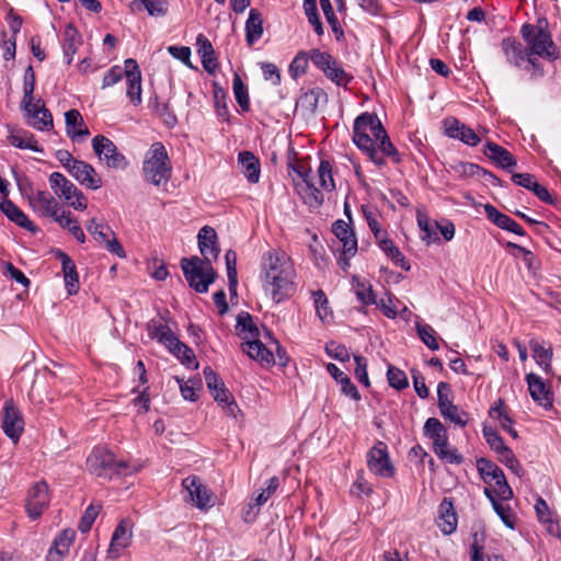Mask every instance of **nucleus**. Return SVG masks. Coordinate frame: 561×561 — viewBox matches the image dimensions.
Wrapping results in <instances>:
<instances>
[{
  "label": "nucleus",
  "instance_id": "1",
  "mask_svg": "<svg viewBox=\"0 0 561 561\" xmlns=\"http://www.w3.org/2000/svg\"><path fill=\"white\" fill-rule=\"evenodd\" d=\"M352 139L362 153L378 168L386 165V158H390L394 163L401 161L398 150L376 114L365 112L355 118Z\"/></svg>",
  "mask_w": 561,
  "mask_h": 561
},
{
  "label": "nucleus",
  "instance_id": "2",
  "mask_svg": "<svg viewBox=\"0 0 561 561\" xmlns=\"http://www.w3.org/2000/svg\"><path fill=\"white\" fill-rule=\"evenodd\" d=\"M296 270L290 256L280 249L263 253L260 263L262 288L271 299L279 304L296 293Z\"/></svg>",
  "mask_w": 561,
  "mask_h": 561
},
{
  "label": "nucleus",
  "instance_id": "3",
  "mask_svg": "<svg viewBox=\"0 0 561 561\" xmlns=\"http://www.w3.org/2000/svg\"><path fill=\"white\" fill-rule=\"evenodd\" d=\"M198 249L203 259L192 256L181 260V267L188 285L197 293H206L216 277L217 273L211 266V261L217 260L219 248L217 233L214 228L204 226L197 234Z\"/></svg>",
  "mask_w": 561,
  "mask_h": 561
},
{
  "label": "nucleus",
  "instance_id": "4",
  "mask_svg": "<svg viewBox=\"0 0 561 561\" xmlns=\"http://www.w3.org/2000/svg\"><path fill=\"white\" fill-rule=\"evenodd\" d=\"M87 470L98 477L111 480L114 477L130 476L139 470L124 459H116L115 455L102 447L94 448L85 461Z\"/></svg>",
  "mask_w": 561,
  "mask_h": 561
},
{
  "label": "nucleus",
  "instance_id": "5",
  "mask_svg": "<svg viewBox=\"0 0 561 561\" xmlns=\"http://www.w3.org/2000/svg\"><path fill=\"white\" fill-rule=\"evenodd\" d=\"M147 331L150 339L163 344L182 364L198 367L192 348L182 343L162 319H151L147 323Z\"/></svg>",
  "mask_w": 561,
  "mask_h": 561
},
{
  "label": "nucleus",
  "instance_id": "6",
  "mask_svg": "<svg viewBox=\"0 0 561 561\" xmlns=\"http://www.w3.org/2000/svg\"><path fill=\"white\" fill-rule=\"evenodd\" d=\"M546 27V20H539L536 25L526 23L522 26L520 34L530 56L556 60L559 57L558 47Z\"/></svg>",
  "mask_w": 561,
  "mask_h": 561
},
{
  "label": "nucleus",
  "instance_id": "7",
  "mask_svg": "<svg viewBox=\"0 0 561 561\" xmlns=\"http://www.w3.org/2000/svg\"><path fill=\"white\" fill-rule=\"evenodd\" d=\"M237 329L240 334H244L245 342L242 344L243 351L253 359L265 364H274V354L271 348L260 340V331L248 312H242L237 319Z\"/></svg>",
  "mask_w": 561,
  "mask_h": 561
},
{
  "label": "nucleus",
  "instance_id": "8",
  "mask_svg": "<svg viewBox=\"0 0 561 561\" xmlns=\"http://www.w3.org/2000/svg\"><path fill=\"white\" fill-rule=\"evenodd\" d=\"M144 178L154 186L167 184L172 175V164L163 144L154 142L146 153L142 164Z\"/></svg>",
  "mask_w": 561,
  "mask_h": 561
},
{
  "label": "nucleus",
  "instance_id": "9",
  "mask_svg": "<svg viewBox=\"0 0 561 561\" xmlns=\"http://www.w3.org/2000/svg\"><path fill=\"white\" fill-rule=\"evenodd\" d=\"M423 432L433 442V451L440 460L454 465H460L463 461V456L456 448L450 447L447 430L438 419H427Z\"/></svg>",
  "mask_w": 561,
  "mask_h": 561
},
{
  "label": "nucleus",
  "instance_id": "10",
  "mask_svg": "<svg viewBox=\"0 0 561 561\" xmlns=\"http://www.w3.org/2000/svg\"><path fill=\"white\" fill-rule=\"evenodd\" d=\"M477 470L486 488H491L494 495L502 501H508L513 497V490L508 485L503 470L494 462L479 458L477 460Z\"/></svg>",
  "mask_w": 561,
  "mask_h": 561
},
{
  "label": "nucleus",
  "instance_id": "11",
  "mask_svg": "<svg viewBox=\"0 0 561 561\" xmlns=\"http://www.w3.org/2000/svg\"><path fill=\"white\" fill-rule=\"evenodd\" d=\"M437 405L440 415L457 426L465 427L469 414L453 402V392L447 382L440 381L437 386Z\"/></svg>",
  "mask_w": 561,
  "mask_h": 561
},
{
  "label": "nucleus",
  "instance_id": "12",
  "mask_svg": "<svg viewBox=\"0 0 561 561\" xmlns=\"http://www.w3.org/2000/svg\"><path fill=\"white\" fill-rule=\"evenodd\" d=\"M49 184L54 193L75 209L84 210L87 208V198L82 192L60 172H53L49 175Z\"/></svg>",
  "mask_w": 561,
  "mask_h": 561
},
{
  "label": "nucleus",
  "instance_id": "13",
  "mask_svg": "<svg viewBox=\"0 0 561 561\" xmlns=\"http://www.w3.org/2000/svg\"><path fill=\"white\" fill-rule=\"evenodd\" d=\"M21 106L28 126L39 131H48L53 129V115L45 106L42 99L32 100L30 104L27 102H22Z\"/></svg>",
  "mask_w": 561,
  "mask_h": 561
},
{
  "label": "nucleus",
  "instance_id": "14",
  "mask_svg": "<svg viewBox=\"0 0 561 561\" xmlns=\"http://www.w3.org/2000/svg\"><path fill=\"white\" fill-rule=\"evenodd\" d=\"M332 232L342 243V254L339 259V263L343 270H346L350 266V259L357 252L355 232L350 225L342 219L336 220L332 225Z\"/></svg>",
  "mask_w": 561,
  "mask_h": 561
},
{
  "label": "nucleus",
  "instance_id": "15",
  "mask_svg": "<svg viewBox=\"0 0 561 561\" xmlns=\"http://www.w3.org/2000/svg\"><path fill=\"white\" fill-rule=\"evenodd\" d=\"M92 147L98 157L104 160L107 168L123 170L127 167V159L107 137L103 135L95 136L92 139Z\"/></svg>",
  "mask_w": 561,
  "mask_h": 561
},
{
  "label": "nucleus",
  "instance_id": "16",
  "mask_svg": "<svg viewBox=\"0 0 561 561\" xmlns=\"http://www.w3.org/2000/svg\"><path fill=\"white\" fill-rule=\"evenodd\" d=\"M298 180H295V188L304 203L311 208L319 207L323 202V195L319 187L313 184L310 174L302 167H293Z\"/></svg>",
  "mask_w": 561,
  "mask_h": 561
},
{
  "label": "nucleus",
  "instance_id": "17",
  "mask_svg": "<svg viewBox=\"0 0 561 561\" xmlns=\"http://www.w3.org/2000/svg\"><path fill=\"white\" fill-rule=\"evenodd\" d=\"M50 502L49 489L45 481L36 482L27 493L25 510L31 519H37Z\"/></svg>",
  "mask_w": 561,
  "mask_h": 561
},
{
  "label": "nucleus",
  "instance_id": "18",
  "mask_svg": "<svg viewBox=\"0 0 561 561\" xmlns=\"http://www.w3.org/2000/svg\"><path fill=\"white\" fill-rule=\"evenodd\" d=\"M367 467L376 476L390 478L394 468L390 462L388 447L383 442H377L367 453Z\"/></svg>",
  "mask_w": 561,
  "mask_h": 561
},
{
  "label": "nucleus",
  "instance_id": "19",
  "mask_svg": "<svg viewBox=\"0 0 561 561\" xmlns=\"http://www.w3.org/2000/svg\"><path fill=\"white\" fill-rule=\"evenodd\" d=\"M4 434L13 442L16 443L24 431V419L20 409L15 405L13 400H8L4 403L2 412V425Z\"/></svg>",
  "mask_w": 561,
  "mask_h": 561
},
{
  "label": "nucleus",
  "instance_id": "20",
  "mask_svg": "<svg viewBox=\"0 0 561 561\" xmlns=\"http://www.w3.org/2000/svg\"><path fill=\"white\" fill-rule=\"evenodd\" d=\"M443 128L447 137L459 140L467 146L476 147L481 142L479 133H476L456 117H446L443 121Z\"/></svg>",
  "mask_w": 561,
  "mask_h": 561
},
{
  "label": "nucleus",
  "instance_id": "21",
  "mask_svg": "<svg viewBox=\"0 0 561 561\" xmlns=\"http://www.w3.org/2000/svg\"><path fill=\"white\" fill-rule=\"evenodd\" d=\"M183 488L188 492L191 502L199 510H208L214 506V494L195 476L185 478Z\"/></svg>",
  "mask_w": 561,
  "mask_h": 561
},
{
  "label": "nucleus",
  "instance_id": "22",
  "mask_svg": "<svg viewBox=\"0 0 561 561\" xmlns=\"http://www.w3.org/2000/svg\"><path fill=\"white\" fill-rule=\"evenodd\" d=\"M134 525L129 519H122L116 526L111 543L107 550V554L111 559H117L122 556L123 551L129 547L133 538Z\"/></svg>",
  "mask_w": 561,
  "mask_h": 561
},
{
  "label": "nucleus",
  "instance_id": "23",
  "mask_svg": "<svg viewBox=\"0 0 561 561\" xmlns=\"http://www.w3.org/2000/svg\"><path fill=\"white\" fill-rule=\"evenodd\" d=\"M526 382L531 399L545 409H550L553 404V393L549 385L535 373L526 375Z\"/></svg>",
  "mask_w": 561,
  "mask_h": 561
},
{
  "label": "nucleus",
  "instance_id": "24",
  "mask_svg": "<svg viewBox=\"0 0 561 561\" xmlns=\"http://www.w3.org/2000/svg\"><path fill=\"white\" fill-rule=\"evenodd\" d=\"M70 174L84 187L96 191L102 187V179L95 169L85 161L80 160L72 165Z\"/></svg>",
  "mask_w": 561,
  "mask_h": 561
},
{
  "label": "nucleus",
  "instance_id": "25",
  "mask_svg": "<svg viewBox=\"0 0 561 561\" xmlns=\"http://www.w3.org/2000/svg\"><path fill=\"white\" fill-rule=\"evenodd\" d=\"M8 142L19 149L42 153L44 150L38 145L35 136L26 129L8 126Z\"/></svg>",
  "mask_w": 561,
  "mask_h": 561
},
{
  "label": "nucleus",
  "instance_id": "26",
  "mask_svg": "<svg viewBox=\"0 0 561 561\" xmlns=\"http://www.w3.org/2000/svg\"><path fill=\"white\" fill-rule=\"evenodd\" d=\"M30 204L33 209L42 216L51 217L56 221L58 215L59 204L57 199L46 191H37L30 197Z\"/></svg>",
  "mask_w": 561,
  "mask_h": 561
},
{
  "label": "nucleus",
  "instance_id": "27",
  "mask_svg": "<svg viewBox=\"0 0 561 561\" xmlns=\"http://www.w3.org/2000/svg\"><path fill=\"white\" fill-rule=\"evenodd\" d=\"M501 49L507 62L514 67H522L528 56L525 47L516 37H505L501 42Z\"/></svg>",
  "mask_w": 561,
  "mask_h": 561
},
{
  "label": "nucleus",
  "instance_id": "28",
  "mask_svg": "<svg viewBox=\"0 0 561 561\" xmlns=\"http://www.w3.org/2000/svg\"><path fill=\"white\" fill-rule=\"evenodd\" d=\"M484 211L488 219L491 220L499 228L513 232L520 237L526 236V231L523 229L520 225H518L510 216L500 213L493 205L485 204Z\"/></svg>",
  "mask_w": 561,
  "mask_h": 561
},
{
  "label": "nucleus",
  "instance_id": "29",
  "mask_svg": "<svg viewBox=\"0 0 561 561\" xmlns=\"http://www.w3.org/2000/svg\"><path fill=\"white\" fill-rule=\"evenodd\" d=\"M76 538L73 529L62 530L54 540L53 546L48 550L47 561H62L69 553L70 546Z\"/></svg>",
  "mask_w": 561,
  "mask_h": 561
},
{
  "label": "nucleus",
  "instance_id": "30",
  "mask_svg": "<svg viewBox=\"0 0 561 561\" xmlns=\"http://www.w3.org/2000/svg\"><path fill=\"white\" fill-rule=\"evenodd\" d=\"M66 134L71 140L83 139L90 135L89 128L78 110L65 113Z\"/></svg>",
  "mask_w": 561,
  "mask_h": 561
},
{
  "label": "nucleus",
  "instance_id": "31",
  "mask_svg": "<svg viewBox=\"0 0 561 561\" xmlns=\"http://www.w3.org/2000/svg\"><path fill=\"white\" fill-rule=\"evenodd\" d=\"M535 511L539 523L545 526L546 531L553 537H560L561 531L559 523L542 497L537 499Z\"/></svg>",
  "mask_w": 561,
  "mask_h": 561
},
{
  "label": "nucleus",
  "instance_id": "32",
  "mask_svg": "<svg viewBox=\"0 0 561 561\" xmlns=\"http://www.w3.org/2000/svg\"><path fill=\"white\" fill-rule=\"evenodd\" d=\"M437 526L445 535L453 534L457 528V515L454 504L449 499H444L439 504Z\"/></svg>",
  "mask_w": 561,
  "mask_h": 561
},
{
  "label": "nucleus",
  "instance_id": "33",
  "mask_svg": "<svg viewBox=\"0 0 561 561\" xmlns=\"http://www.w3.org/2000/svg\"><path fill=\"white\" fill-rule=\"evenodd\" d=\"M1 211L18 226L31 231L36 232L37 227L28 219V217L10 199H4L0 203Z\"/></svg>",
  "mask_w": 561,
  "mask_h": 561
},
{
  "label": "nucleus",
  "instance_id": "34",
  "mask_svg": "<svg viewBox=\"0 0 561 561\" xmlns=\"http://www.w3.org/2000/svg\"><path fill=\"white\" fill-rule=\"evenodd\" d=\"M484 154L503 169H511L516 165L514 156L502 146L489 141L485 144Z\"/></svg>",
  "mask_w": 561,
  "mask_h": 561
},
{
  "label": "nucleus",
  "instance_id": "35",
  "mask_svg": "<svg viewBox=\"0 0 561 561\" xmlns=\"http://www.w3.org/2000/svg\"><path fill=\"white\" fill-rule=\"evenodd\" d=\"M196 45L204 69L209 73H215L218 68V62L211 43L205 35L198 34Z\"/></svg>",
  "mask_w": 561,
  "mask_h": 561
},
{
  "label": "nucleus",
  "instance_id": "36",
  "mask_svg": "<svg viewBox=\"0 0 561 561\" xmlns=\"http://www.w3.org/2000/svg\"><path fill=\"white\" fill-rule=\"evenodd\" d=\"M529 347L533 352V358L536 364L547 374L553 373L551 360L553 357V351L550 345L546 346L543 343L537 340H530Z\"/></svg>",
  "mask_w": 561,
  "mask_h": 561
},
{
  "label": "nucleus",
  "instance_id": "37",
  "mask_svg": "<svg viewBox=\"0 0 561 561\" xmlns=\"http://www.w3.org/2000/svg\"><path fill=\"white\" fill-rule=\"evenodd\" d=\"M238 162L247 180L250 183H257L261 174L259 159L250 151H241L238 156Z\"/></svg>",
  "mask_w": 561,
  "mask_h": 561
},
{
  "label": "nucleus",
  "instance_id": "38",
  "mask_svg": "<svg viewBox=\"0 0 561 561\" xmlns=\"http://www.w3.org/2000/svg\"><path fill=\"white\" fill-rule=\"evenodd\" d=\"M57 255L61 261L64 279L68 294H77L79 290V277L75 263L69 255L61 251H59Z\"/></svg>",
  "mask_w": 561,
  "mask_h": 561
},
{
  "label": "nucleus",
  "instance_id": "39",
  "mask_svg": "<svg viewBox=\"0 0 561 561\" xmlns=\"http://www.w3.org/2000/svg\"><path fill=\"white\" fill-rule=\"evenodd\" d=\"M263 35V19L261 13L251 9L249 12V18L245 22V41L248 45L252 46L256 43Z\"/></svg>",
  "mask_w": 561,
  "mask_h": 561
},
{
  "label": "nucleus",
  "instance_id": "40",
  "mask_svg": "<svg viewBox=\"0 0 561 561\" xmlns=\"http://www.w3.org/2000/svg\"><path fill=\"white\" fill-rule=\"evenodd\" d=\"M450 172H453L456 176L466 179V178H472V176H490L494 178V174L482 169L478 164L471 163V162H463V161H454L449 164Z\"/></svg>",
  "mask_w": 561,
  "mask_h": 561
},
{
  "label": "nucleus",
  "instance_id": "41",
  "mask_svg": "<svg viewBox=\"0 0 561 561\" xmlns=\"http://www.w3.org/2000/svg\"><path fill=\"white\" fill-rule=\"evenodd\" d=\"M484 495L489 499V501L492 503V506L501 520L507 526L508 528L513 529L515 527V514L512 511V508L508 505H504L499 499V496L494 495L491 488H484Z\"/></svg>",
  "mask_w": 561,
  "mask_h": 561
},
{
  "label": "nucleus",
  "instance_id": "42",
  "mask_svg": "<svg viewBox=\"0 0 561 561\" xmlns=\"http://www.w3.org/2000/svg\"><path fill=\"white\" fill-rule=\"evenodd\" d=\"M377 241H378L379 248L386 253V255L388 257H390L393 261V263L396 265L400 266L404 271L410 270V264L407 261L405 256L402 254L400 249L397 245H394L392 240L387 238L386 233L383 236L379 237V239H377Z\"/></svg>",
  "mask_w": 561,
  "mask_h": 561
},
{
  "label": "nucleus",
  "instance_id": "43",
  "mask_svg": "<svg viewBox=\"0 0 561 561\" xmlns=\"http://www.w3.org/2000/svg\"><path fill=\"white\" fill-rule=\"evenodd\" d=\"M80 44L81 37L78 31L71 24H68L64 32L62 43L64 56L68 65L71 64L73 55L77 53Z\"/></svg>",
  "mask_w": 561,
  "mask_h": 561
},
{
  "label": "nucleus",
  "instance_id": "44",
  "mask_svg": "<svg viewBox=\"0 0 561 561\" xmlns=\"http://www.w3.org/2000/svg\"><path fill=\"white\" fill-rule=\"evenodd\" d=\"M149 107L169 127H173L178 118L173 111L170 108L169 103H160L158 96L149 100Z\"/></svg>",
  "mask_w": 561,
  "mask_h": 561
},
{
  "label": "nucleus",
  "instance_id": "45",
  "mask_svg": "<svg viewBox=\"0 0 561 561\" xmlns=\"http://www.w3.org/2000/svg\"><path fill=\"white\" fill-rule=\"evenodd\" d=\"M225 261L229 283V291L231 295H236L238 286L237 252L231 249L228 250L225 254Z\"/></svg>",
  "mask_w": 561,
  "mask_h": 561
},
{
  "label": "nucleus",
  "instance_id": "46",
  "mask_svg": "<svg viewBox=\"0 0 561 561\" xmlns=\"http://www.w3.org/2000/svg\"><path fill=\"white\" fill-rule=\"evenodd\" d=\"M353 286L355 290V295L357 299L363 305H374L377 304L375 294L373 291L371 285L362 280L359 277H353Z\"/></svg>",
  "mask_w": 561,
  "mask_h": 561
},
{
  "label": "nucleus",
  "instance_id": "47",
  "mask_svg": "<svg viewBox=\"0 0 561 561\" xmlns=\"http://www.w3.org/2000/svg\"><path fill=\"white\" fill-rule=\"evenodd\" d=\"M332 171L333 168L329 161L322 160L320 162V165L318 168V183L319 187L327 192H332L335 188V182L333 179Z\"/></svg>",
  "mask_w": 561,
  "mask_h": 561
},
{
  "label": "nucleus",
  "instance_id": "48",
  "mask_svg": "<svg viewBox=\"0 0 561 561\" xmlns=\"http://www.w3.org/2000/svg\"><path fill=\"white\" fill-rule=\"evenodd\" d=\"M62 228L69 230V232L80 242L85 241V234L81 229L79 222L71 217L70 211H62L56 220Z\"/></svg>",
  "mask_w": 561,
  "mask_h": 561
},
{
  "label": "nucleus",
  "instance_id": "49",
  "mask_svg": "<svg viewBox=\"0 0 561 561\" xmlns=\"http://www.w3.org/2000/svg\"><path fill=\"white\" fill-rule=\"evenodd\" d=\"M313 305L317 314L321 321L325 322L332 319V311L329 307V300L323 290L319 289L312 293Z\"/></svg>",
  "mask_w": 561,
  "mask_h": 561
},
{
  "label": "nucleus",
  "instance_id": "50",
  "mask_svg": "<svg viewBox=\"0 0 561 561\" xmlns=\"http://www.w3.org/2000/svg\"><path fill=\"white\" fill-rule=\"evenodd\" d=\"M126 96L129 99L130 103L134 106H138L141 104V75L129 76V79H126Z\"/></svg>",
  "mask_w": 561,
  "mask_h": 561
},
{
  "label": "nucleus",
  "instance_id": "51",
  "mask_svg": "<svg viewBox=\"0 0 561 561\" xmlns=\"http://www.w3.org/2000/svg\"><path fill=\"white\" fill-rule=\"evenodd\" d=\"M489 416L500 422L503 430L507 428V425H513V420L507 413V409L502 399H497L489 410Z\"/></svg>",
  "mask_w": 561,
  "mask_h": 561
},
{
  "label": "nucleus",
  "instance_id": "52",
  "mask_svg": "<svg viewBox=\"0 0 561 561\" xmlns=\"http://www.w3.org/2000/svg\"><path fill=\"white\" fill-rule=\"evenodd\" d=\"M175 380L179 383L181 394L185 400H190V401L197 400V398H198L197 392L202 388L201 379H188L187 381H183V379L175 377Z\"/></svg>",
  "mask_w": 561,
  "mask_h": 561
},
{
  "label": "nucleus",
  "instance_id": "53",
  "mask_svg": "<svg viewBox=\"0 0 561 561\" xmlns=\"http://www.w3.org/2000/svg\"><path fill=\"white\" fill-rule=\"evenodd\" d=\"M233 94L237 103L242 108V111H248L250 107L248 88L241 80L239 75H234L232 81Z\"/></svg>",
  "mask_w": 561,
  "mask_h": 561
},
{
  "label": "nucleus",
  "instance_id": "54",
  "mask_svg": "<svg viewBox=\"0 0 561 561\" xmlns=\"http://www.w3.org/2000/svg\"><path fill=\"white\" fill-rule=\"evenodd\" d=\"M150 16L162 18L167 15L169 10L168 0H136Z\"/></svg>",
  "mask_w": 561,
  "mask_h": 561
},
{
  "label": "nucleus",
  "instance_id": "55",
  "mask_svg": "<svg viewBox=\"0 0 561 561\" xmlns=\"http://www.w3.org/2000/svg\"><path fill=\"white\" fill-rule=\"evenodd\" d=\"M497 456L499 460L516 476L520 477L523 474V468L510 447L505 446L502 448V450L497 453Z\"/></svg>",
  "mask_w": 561,
  "mask_h": 561
},
{
  "label": "nucleus",
  "instance_id": "56",
  "mask_svg": "<svg viewBox=\"0 0 561 561\" xmlns=\"http://www.w3.org/2000/svg\"><path fill=\"white\" fill-rule=\"evenodd\" d=\"M323 73L328 79L340 87H346L352 79V77L346 73L342 67L339 66L336 60L333 62V66H330L327 71H323Z\"/></svg>",
  "mask_w": 561,
  "mask_h": 561
},
{
  "label": "nucleus",
  "instance_id": "57",
  "mask_svg": "<svg viewBox=\"0 0 561 561\" xmlns=\"http://www.w3.org/2000/svg\"><path fill=\"white\" fill-rule=\"evenodd\" d=\"M416 331L421 341L432 351L439 348L435 330L428 324H416Z\"/></svg>",
  "mask_w": 561,
  "mask_h": 561
},
{
  "label": "nucleus",
  "instance_id": "58",
  "mask_svg": "<svg viewBox=\"0 0 561 561\" xmlns=\"http://www.w3.org/2000/svg\"><path fill=\"white\" fill-rule=\"evenodd\" d=\"M387 378L389 385L397 390L405 389L409 386L405 373L392 365L388 366Z\"/></svg>",
  "mask_w": 561,
  "mask_h": 561
},
{
  "label": "nucleus",
  "instance_id": "59",
  "mask_svg": "<svg viewBox=\"0 0 561 561\" xmlns=\"http://www.w3.org/2000/svg\"><path fill=\"white\" fill-rule=\"evenodd\" d=\"M35 84H36L35 72H34L32 66H28L25 69V73H24L22 102H27L30 104V102L32 100H35V98H34Z\"/></svg>",
  "mask_w": 561,
  "mask_h": 561
},
{
  "label": "nucleus",
  "instance_id": "60",
  "mask_svg": "<svg viewBox=\"0 0 561 561\" xmlns=\"http://www.w3.org/2000/svg\"><path fill=\"white\" fill-rule=\"evenodd\" d=\"M482 433L486 444L495 454L501 451L502 448L506 446L503 442V438L491 426L484 424Z\"/></svg>",
  "mask_w": 561,
  "mask_h": 561
},
{
  "label": "nucleus",
  "instance_id": "61",
  "mask_svg": "<svg viewBox=\"0 0 561 561\" xmlns=\"http://www.w3.org/2000/svg\"><path fill=\"white\" fill-rule=\"evenodd\" d=\"M308 68V56L305 51H300L296 55L289 65V73L294 79L306 73Z\"/></svg>",
  "mask_w": 561,
  "mask_h": 561
},
{
  "label": "nucleus",
  "instance_id": "62",
  "mask_svg": "<svg viewBox=\"0 0 561 561\" xmlns=\"http://www.w3.org/2000/svg\"><path fill=\"white\" fill-rule=\"evenodd\" d=\"M309 58L312 64L322 71H327V69L330 66H333V62L335 61V59L329 53L321 51L319 49H312L310 51Z\"/></svg>",
  "mask_w": 561,
  "mask_h": 561
},
{
  "label": "nucleus",
  "instance_id": "63",
  "mask_svg": "<svg viewBox=\"0 0 561 561\" xmlns=\"http://www.w3.org/2000/svg\"><path fill=\"white\" fill-rule=\"evenodd\" d=\"M416 220L419 228L424 232L422 240H424L427 244L432 241L438 240L437 237L433 238V231L430 225V218L427 213L423 209H417L416 211Z\"/></svg>",
  "mask_w": 561,
  "mask_h": 561
},
{
  "label": "nucleus",
  "instance_id": "64",
  "mask_svg": "<svg viewBox=\"0 0 561 561\" xmlns=\"http://www.w3.org/2000/svg\"><path fill=\"white\" fill-rule=\"evenodd\" d=\"M100 510H101V506L98 505H89L85 511H84V514L82 515L81 517V520L79 523V529L82 531V533H87L91 529L95 518L98 517L99 513H100Z\"/></svg>",
  "mask_w": 561,
  "mask_h": 561
}]
</instances>
